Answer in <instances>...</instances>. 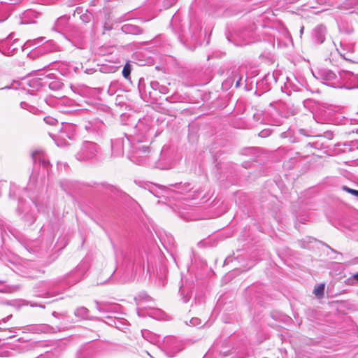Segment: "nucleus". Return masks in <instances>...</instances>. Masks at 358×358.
Segmentation results:
<instances>
[{"label":"nucleus","instance_id":"1","mask_svg":"<svg viewBox=\"0 0 358 358\" xmlns=\"http://www.w3.org/2000/svg\"><path fill=\"white\" fill-rule=\"evenodd\" d=\"M314 76L322 80L327 85H329L335 88H343L345 87L348 89H352L358 87V84L355 85H350L346 82L347 78L350 77L355 78L352 73L349 71L339 72L338 74H336L331 70L327 69H318Z\"/></svg>","mask_w":358,"mask_h":358},{"label":"nucleus","instance_id":"2","mask_svg":"<svg viewBox=\"0 0 358 358\" xmlns=\"http://www.w3.org/2000/svg\"><path fill=\"white\" fill-rule=\"evenodd\" d=\"M150 152V147L138 140L137 142L132 143L131 149L128 152V157L135 163L145 164Z\"/></svg>","mask_w":358,"mask_h":358},{"label":"nucleus","instance_id":"3","mask_svg":"<svg viewBox=\"0 0 358 358\" xmlns=\"http://www.w3.org/2000/svg\"><path fill=\"white\" fill-rule=\"evenodd\" d=\"M99 151V146L93 142L85 141L83 143L80 150L77 152L76 157L78 160H87L94 158Z\"/></svg>","mask_w":358,"mask_h":358},{"label":"nucleus","instance_id":"4","mask_svg":"<svg viewBox=\"0 0 358 358\" xmlns=\"http://www.w3.org/2000/svg\"><path fill=\"white\" fill-rule=\"evenodd\" d=\"M112 152L113 155L115 157H120L124 155V146H129L131 148V145L132 143L130 141L129 138L127 136L123 138H118L113 141H112Z\"/></svg>","mask_w":358,"mask_h":358},{"label":"nucleus","instance_id":"5","mask_svg":"<svg viewBox=\"0 0 358 358\" xmlns=\"http://www.w3.org/2000/svg\"><path fill=\"white\" fill-rule=\"evenodd\" d=\"M327 34V29L326 26L322 24H320L315 27L312 32V38L313 41L315 43L321 44L324 43L326 38V35Z\"/></svg>","mask_w":358,"mask_h":358},{"label":"nucleus","instance_id":"6","mask_svg":"<svg viewBox=\"0 0 358 358\" xmlns=\"http://www.w3.org/2000/svg\"><path fill=\"white\" fill-rule=\"evenodd\" d=\"M55 107L62 113H69V110L66 108H71L74 105V101L67 97H62L55 100Z\"/></svg>","mask_w":358,"mask_h":358},{"label":"nucleus","instance_id":"7","mask_svg":"<svg viewBox=\"0 0 358 358\" xmlns=\"http://www.w3.org/2000/svg\"><path fill=\"white\" fill-rule=\"evenodd\" d=\"M136 305L138 306V314L140 315V310L145 308L147 307L151 308V306H145V303H151L152 301V298L145 294H141L135 298Z\"/></svg>","mask_w":358,"mask_h":358},{"label":"nucleus","instance_id":"8","mask_svg":"<svg viewBox=\"0 0 358 358\" xmlns=\"http://www.w3.org/2000/svg\"><path fill=\"white\" fill-rule=\"evenodd\" d=\"M32 159L34 163L42 164L43 166L46 169H48V166L50 165V162L43 151L36 150L34 152Z\"/></svg>","mask_w":358,"mask_h":358},{"label":"nucleus","instance_id":"9","mask_svg":"<svg viewBox=\"0 0 358 358\" xmlns=\"http://www.w3.org/2000/svg\"><path fill=\"white\" fill-rule=\"evenodd\" d=\"M338 29L341 33L345 34H351L354 31V28L352 22L348 20H342L338 24Z\"/></svg>","mask_w":358,"mask_h":358},{"label":"nucleus","instance_id":"10","mask_svg":"<svg viewBox=\"0 0 358 358\" xmlns=\"http://www.w3.org/2000/svg\"><path fill=\"white\" fill-rule=\"evenodd\" d=\"M40 16V13L34 10H27L23 13L22 19L24 23H34L35 19Z\"/></svg>","mask_w":358,"mask_h":358},{"label":"nucleus","instance_id":"11","mask_svg":"<svg viewBox=\"0 0 358 358\" xmlns=\"http://www.w3.org/2000/svg\"><path fill=\"white\" fill-rule=\"evenodd\" d=\"M11 8L12 6L0 0V22L5 21L8 17Z\"/></svg>","mask_w":358,"mask_h":358},{"label":"nucleus","instance_id":"12","mask_svg":"<svg viewBox=\"0 0 358 358\" xmlns=\"http://www.w3.org/2000/svg\"><path fill=\"white\" fill-rule=\"evenodd\" d=\"M29 330L36 333H51L54 331L53 327L46 324L31 326Z\"/></svg>","mask_w":358,"mask_h":358},{"label":"nucleus","instance_id":"13","mask_svg":"<svg viewBox=\"0 0 358 358\" xmlns=\"http://www.w3.org/2000/svg\"><path fill=\"white\" fill-rule=\"evenodd\" d=\"M150 87L154 91H158L160 94H166L169 92V88L165 85H162L158 81H152Z\"/></svg>","mask_w":358,"mask_h":358},{"label":"nucleus","instance_id":"14","mask_svg":"<svg viewBox=\"0 0 358 358\" xmlns=\"http://www.w3.org/2000/svg\"><path fill=\"white\" fill-rule=\"evenodd\" d=\"M74 315L80 320H85L88 318L89 310L84 306H81L76 309Z\"/></svg>","mask_w":358,"mask_h":358},{"label":"nucleus","instance_id":"15","mask_svg":"<svg viewBox=\"0 0 358 358\" xmlns=\"http://www.w3.org/2000/svg\"><path fill=\"white\" fill-rule=\"evenodd\" d=\"M171 187H174L177 188L180 193L187 192L190 189H192L191 187V184L189 182H185V183H176V184H171L170 185Z\"/></svg>","mask_w":358,"mask_h":358},{"label":"nucleus","instance_id":"16","mask_svg":"<svg viewBox=\"0 0 358 358\" xmlns=\"http://www.w3.org/2000/svg\"><path fill=\"white\" fill-rule=\"evenodd\" d=\"M122 29L124 32L131 34H138L141 32L139 27L129 24H124Z\"/></svg>","mask_w":358,"mask_h":358},{"label":"nucleus","instance_id":"17","mask_svg":"<svg viewBox=\"0 0 358 358\" xmlns=\"http://www.w3.org/2000/svg\"><path fill=\"white\" fill-rule=\"evenodd\" d=\"M280 137L282 138H287L289 143H294L296 141L294 132L290 129H288L286 131L282 132L280 134Z\"/></svg>","mask_w":358,"mask_h":358},{"label":"nucleus","instance_id":"18","mask_svg":"<svg viewBox=\"0 0 358 358\" xmlns=\"http://www.w3.org/2000/svg\"><path fill=\"white\" fill-rule=\"evenodd\" d=\"M324 284H320L317 287H315L313 293L318 298H321L324 295Z\"/></svg>","mask_w":358,"mask_h":358},{"label":"nucleus","instance_id":"19","mask_svg":"<svg viewBox=\"0 0 358 358\" xmlns=\"http://www.w3.org/2000/svg\"><path fill=\"white\" fill-rule=\"evenodd\" d=\"M96 309L100 313H106V312H108L109 310L108 308V304L107 303H106V302L96 301Z\"/></svg>","mask_w":358,"mask_h":358},{"label":"nucleus","instance_id":"20","mask_svg":"<svg viewBox=\"0 0 358 358\" xmlns=\"http://www.w3.org/2000/svg\"><path fill=\"white\" fill-rule=\"evenodd\" d=\"M50 89L52 90H59L62 88L63 83L58 80H53L50 82L49 84Z\"/></svg>","mask_w":358,"mask_h":358},{"label":"nucleus","instance_id":"21","mask_svg":"<svg viewBox=\"0 0 358 358\" xmlns=\"http://www.w3.org/2000/svg\"><path fill=\"white\" fill-rule=\"evenodd\" d=\"M150 316H152L153 317H155L157 320L162 319V316L164 315V313L161 310H155L153 313H148Z\"/></svg>","mask_w":358,"mask_h":358},{"label":"nucleus","instance_id":"22","mask_svg":"<svg viewBox=\"0 0 358 358\" xmlns=\"http://www.w3.org/2000/svg\"><path fill=\"white\" fill-rule=\"evenodd\" d=\"M44 121L46 124H48L49 125H52V126L55 125L58 123V121L57 119H55L52 117H50V116L45 117Z\"/></svg>","mask_w":358,"mask_h":358},{"label":"nucleus","instance_id":"23","mask_svg":"<svg viewBox=\"0 0 358 358\" xmlns=\"http://www.w3.org/2000/svg\"><path fill=\"white\" fill-rule=\"evenodd\" d=\"M131 73V67L129 64H126L122 70V75L125 78H129Z\"/></svg>","mask_w":358,"mask_h":358},{"label":"nucleus","instance_id":"24","mask_svg":"<svg viewBox=\"0 0 358 358\" xmlns=\"http://www.w3.org/2000/svg\"><path fill=\"white\" fill-rule=\"evenodd\" d=\"M342 189L355 196H358V190H356V189H351L347 186H343L342 187Z\"/></svg>","mask_w":358,"mask_h":358},{"label":"nucleus","instance_id":"25","mask_svg":"<svg viewBox=\"0 0 358 358\" xmlns=\"http://www.w3.org/2000/svg\"><path fill=\"white\" fill-rule=\"evenodd\" d=\"M6 4H8L10 6L18 4L22 2V0H2Z\"/></svg>","mask_w":358,"mask_h":358},{"label":"nucleus","instance_id":"26","mask_svg":"<svg viewBox=\"0 0 358 358\" xmlns=\"http://www.w3.org/2000/svg\"><path fill=\"white\" fill-rule=\"evenodd\" d=\"M271 134V131L269 129H264L261 131L259 134V136L262 138H266Z\"/></svg>","mask_w":358,"mask_h":358},{"label":"nucleus","instance_id":"27","mask_svg":"<svg viewBox=\"0 0 358 358\" xmlns=\"http://www.w3.org/2000/svg\"><path fill=\"white\" fill-rule=\"evenodd\" d=\"M201 320L197 317H194L190 320V324L192 326H197L201 324Z\"/></svg>","mask_w":358,"mask_h":358},{"label":"nucleus","instance_id":"28","mask_svg":"<svg viewBox=\"0 0 358 358\" xmlns=\"http://www.w3.org/2000/svg\"><path fill=\"white\" fill-rule=\"evenodd\" d=\"M45 41V38L41 37V38L35 39L32 43H34L33 45H37L40 43L44 42Z\"/></svg>","mask_w":358,"mask_h":358},{"label":"nucleus","instance_id":"29","mask_svg":"<svg viewBox=\"0 0 358 358\" xmlns=\"http://www.w3.org/2000/svg\"><path fill=\"white\" fill-rule=\"evenodd\" d=\"M26 220L29 222V224H31L34 222L35 221V218L34 216L31 215L30 217L29 216H27L25 217Z\"/></svg>","mask_w":358,"mask_h":358},{"label":"nucleus","instance_id":"30","mask_svg":"<svg viewBox=\"0 0 358 358\" xmlns=\"http://www.w3.org/2000/svg\"><path fill=\"white\" fill-rule=\"evenodd\" d=\"M3 45H4V44H3V43H2V44H1V45H0V51H1L3 54H4V55H8L10 54V52H5V51L2 50V49H1V48L3 47Z\"/></svg>","mask_w":358,"mask_h":358},{"label":"nucleus","instance_id":"31","mask_svg":"<svg viewBox=\"0 0 358 358\" xmlns=\"http://www.w3.org/2000/svg\"><path fill=\"white\" fill-rule=\"evenodd\" d=\"M73 127L72 125L69 124H65V125L64 126V128L65 129H72Z\"/></svg>","mask_w":358,"mask_h":358},{"label":"nucleus","instance_id":"32","mask_svg":"<svg viewBox=\"0 0 358 358\" xmlns=\"http://www.w3.org/2000/svg\"><path fill=\"white\" fill-rule=\"evenodd\" d=\"M189 298H190V297H189V296H187H187H184V297L182 298V299H183V301H184L185 303L188 302V301H189Z\"/></svg>","mask_w":358,"mask_h":358},{"label":"nucleus","instance_id":"33","mask_svg":"<svg viewBox=\"0 0 358 358\" xmlns=\"http://www.w3.org/2000/svg\"><path fill=\"white\" fill-rule=\"evenodd\" d=\"M12 317V315H9V316H8L7 317H5V318L2 319V320H1V321H2L3 322H6L9 320V318H10V317Z\"/></svg>","mask_w":358,"mask_h":358},{"label":"nucleus","instance_id":"34","mask_svg":"<svg viewBox=\"0 0 358 358\" xmlns=\"http://www.w3.org/2000/svg\"><path fill=\"white\" fill-rule=\"evenodd\" d=\"M52 315L55 317H57L59 315H60V314L59 313H57V312H53L52 313Z\"/></svg>","mask_w":358,"mask_h":358},{"label":"nucleus","instance_id":"35","mask_svg":"<svg viewBox=\"0 0 358 358\" xmlns=\"http://www.w3.org/2000/svg\"><path fill=\"white\" fill-rule=\"evenodd\" d=\"M352 75H353L355 78L350 77V78H347V79H346V80H348V79H353V80H357V82H358V78H357V76H355L354 74H352Z\"/></svg>","mask_w":358,"mask_h":358},{"label":"nucleus","instance_id":"36","mask_svg":"<svg viewBox=\"0 0 358 358\" xmlns=\"http://www.w3.org/2000/svg\"><path fill=\"white\" fill-rule=\"evenodd\" d=\"M354 278L358 280V273L354 275Z\"/></svg>","mask_w":358,"mask_h":358},{"label":"nucleus","instance_id":"37","mask_svg":"<svg viewBox=\"0 0 358 358\" xmlns=\"http://www.w3.org/2000/svg\"><path fill=\"white\" fill-rule=\"evenodd\" d=\"M141 125H142V123L139 122V123L136 125V128L140 129V127H141Z\"/></svg>","mask_w":358,"mask_h":358},{"label":"nucleus","instance_id":"38","mask_svg":"<svg viewBox=\"0 0 358 358\" xmlns=\"http://www.w3.org/2000/svg\"><path fill=\"white\" fill-rule=\"evenodd\" d=\"M129 280H130L129 279H123V280H122V282H128V281H129Z\"/></svg>","mask_w":358,"mask_h":358},{"label":"nucleus","instance_id":"39","mask_svg":"<svg viewBox=\"0 0 358 358\" xmlns=\"http://www.w3.org/2000/svg\"><path fill=\"white\" fill-rule=\"evenodd\" d=\"M236 87H238L239 85V81H237L236 82Z\"/></svg>","mask_w":358,"mask_h":358},{"label":"nucleus","instance_id":"40","mask_svg":"<svg viewBox=\"0 0 358 358\" xmlns=\"http://www.w3.org/2000/svg\"><path fill=\"white\" fill-rule=\"evenodd\" d=\"M31 306L34 307V306H36V305H35V304H31Z\"/></svg>","mask_w":358,"mask_h":358},{"label":"nucleus","instance_id":"41","mask_svg":"<svg viewBox=\"0 0 358 358\" xmlns=\"http://www.w3.org/2000/svg\"><path fill=\"white\" fill-rule=\"evenodd\" d=\"M40 307L45 308V306H39Z\"/></svg>","mask_w":358,"mask_h":358},{"label":"nucleus","instance_id":"42","mask_svg":"<svg viewBox=\"0 0 358 358\" xmlns=\"http://www.w3.org/2000/svg\"><path fill=\"white\" fill-rule=\"evenodd\" d=\"M149 94H150V96L151 97L152 96V93L149 92Z\"/></svg>","mask_w":358,"mask_h":358}]
</instances>
